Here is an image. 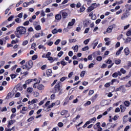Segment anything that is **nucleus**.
Wrapping results in <instances>:
<instances>
[{"instance_id":"obj_10","label":"nucleus","mask_w":131,"mask_h":131,"mask_svg":"<svg viewBox=\"0 0 131 131\" xmlns=\"http://www.w3.org/2000/svg\"><path fill=\"white\" fill-rule=\"evenodd\" d=\"M21 68H23V69L24 70H29V69H30V68H29V66L26 64V65H24L21 67Z\"/></svg>"},{"instance_id":"obj_20","label":"nucleus","mask_w":131,"mask_h":131,"mask_svg":"<svg viewBox=\"0 0 131 131\" xmlns=\"http://www.w3.org/2000/svg\"><path fill=\"white\" fill-rule=\"evenodd\" d=\"M34 106H35V104L31 103L29 105L28 108L29 110H31V109H33L34 108Z\"/></svg>"},{"instance_id":"obj_6","label":"nucleus","mask_w":131,"mask_h":131,"mask_svg":"<svg viewBox=\"0 0 131 131\" xmlns=\"http://www.w3.org/2000/svg\"><path fill=\"white\" fill-rule=\"evenodd\" d=\"M59 14H61L63 19H66V18H67L68 16V13H67L66 12H64V11H61L59 12Z\"/></svg>"},{"instance_id":"obj_51","label":"nucleus","mask_w":131,"mask_h":131,"mask_svg":"<svg viewBox=\"0 0 131 131\" xmlns=\"http://www.w3.org/2000/svg\"><path fill=\"white\" fill-rule=\"evenodd\" d=\"M126 35L127 36H130L131 35V30H129L126 32Z\"/></svg>"},{"instance_id":"obj_43","label":"nucleus","mask_w":131,"mask_h":131,"mask_svg":"<svg viewBox=\"0 0 131 131\" xmlns=\"http://www.w3.org/2000/svg\"><path fill=\"white\" fill-rule=\"evenodd\" d=\"M125 106L128 107L129 106V101H125L124 103Z\"/></svg>"},{"instance_id":"obj_21","label":"nucleus","mask_w":131,"mask_h":131,"mask_svg":"<svg viewBox=\"0 0 131 131\" xmlns=\"http://www.w3.org/2000/svg\"><path fill=\"white\" fill-rule=\"evenodd\" d=\"M39 36H40V33H37L33 35V38H38L39 37Z\"/></svg>"},{"instance_id":"obj_25","label":"nucleus","mask_w":131,"mask_h":131,"mask_svg":"<svg viewBox=\"0 0 131 131\" xmlns=\"http://www.w3.org/2000/svg\"><path fill=\"white\" fill-rule=\"evenodd\" d=\"M115 64H116V65H119V64L121 63V60L120 59L116 60L115 61Z\"/></svg>"},{"instance_id":"obj_45","label":"nucleus","mask_w":131,"mask_h":131,"mask_svg":"<svg viewBox=\"0 0 131 131\" xmlns=\"http://www.w3.org/2000/svg\"><path fill=\"white\" fill-rule=\"evenodd\" d=\"M50 103H51L50 101H48L46 104L44 105V108H46V107H48V106H49V105H50Z\"/></svg>"},{"instance_id":"obj_56","label":"nucleus","mask_w":131,"mask_h":131,"mask_svg":"<svg viewBox=\"0 0 131 131\" xmlns=\"http://www.w3.org/2000/svg\"><path fill=\"white\" fill-rule=\"evenodd\" d=\"M36 59H37V55H35L32 57V60L33 61H34V60H36Z\"/></svg>"},{"instance_id":"obj_50","label":"nucleus","mask_w":131,"mask_h":131,"mask_svg":"<svg viewBox=\"0 0 131 131\" xmlns=\"http://www.w3.org/2000/svg\"><path fill=\"white\" fill-rule=\"evenodd\" d=\"M95 93V91L94 90H90L89 92V96H92Z\"/></svg>"},{"instance_id":"obj_60","label":"nucleus","mask_w":131,"mask_h":131,"mask_svg":"<svg viewBox=\"0 0 131 131\" xmlns=\"http://www.w3.org/2000/svg\"><path fill=\"white\" fill-rule=\"evenodd\" d=\"M113 77L116 78L117 77V76H118V75L117 74V72H115L114 73L113 75H112Z\"/></svg>"},{"instance_id":"obj_2","label":"nucleus","mask_w":131,"mask_h":131,"mask_svg":"<svg viewBox=\"0 0 131 131\" xmlns=\"http://www.w3.org/2000/svg\"><path fill=\"white\" fill-rule=\"evenodd\" d=\"M61 88H62V83L61 82H57L53 90V92L56 94V93L60 92Z\"/></svg>"},{"instance_id":"obj_32","label":"nucleus","mask_w":131,"mask_h":131,"mask_svg":"<svg viewBox=\"0 0 131 131\" xmlns=\"http://www.w3.org/2000/svg\"><path fill=\"white\" fill-rule=\"evenodd\" d=\"M120 72L121 73H122V74H125V73H126V71H125L124 69L121 68L120 69Z\"/></svg>"},{"instance_id":"obj_1","label":"nucleus","mask_w":131,"mask_h":131,"mask_svg":"<svg viewBox=\"0 0 131 131\" xmlns=\"http://www.w3.org/2000/svg\"><path fill=\"white\" fill-rule=\"evenodd\" d=\"M26 28L23 26H20L16 28V31L15 32V34L18 38H20V35H24L26 33Z\"/></svg>"},{"instance_id":"obj_30","label":"nucleus","mask_w":131,"mask_h":131,"mask_svg":"<svg viewBox=\"0 0 131 131\" xmlns=\"http://www.w3.org/2000/svg\"><path fill=\"white\" fill-rule=\"evenodd\" d=\"M75 53H77L78 52V46L76 45L74 48Z\"/></svg>"},{"instance_id":"obj_39","label":"nucleus","mask_w":131,"mask_h":131,"mask_svg":"<svg viewBox=\"0 0 131 131\" xmlns=\"http://www.w3.org/2000/svg\"><path fill=\"white\" fill-rule=\"evenodd\" d=\"M90 40H91V39H87L83 41V43H84V45H88V43L90 42Z\"/></svg>"},{"instance_id":"obj_34","label":"nucleus","mask_w":131,"mask_h":131,"mask_svg":"<svg viewBox=\"0 0 131 131\" xmlns=\"http://www.w3.org/2000/svg\"><path fill=\"white\" fill-rule=\"evenodd\" d=\"M30 82H32V79H28L25 81L26 84H29Z\"/></svg>"},{"instance_id":"obj_28","label":"nucleus","mask_w":131,"mask_h":131,"mask_svg":"<svg viewBox=\"0 0 131 131\" xmlns=\"http://www.w3.org/2000/svg\"><path fill=\"white\" fill-rule=\"evenodd\" d=\"M51 74H52V70L51 69H49L47 71V75H48V76L51 75Z\"/></svg>"},{"instance_id":"obj_11","label":"nucleus","mask_w":131,"mask_h":131,"mask_svg":"<svg viewBox=\"0 0 131 131\" xmlns=\"http://www.w3.org/2000/svg\"><path fill=\"white\" fill-rule=\"evenodd\" d=\"M91 6H92V8L95 9H96V8H98V7H100V4L93 3L91 4Z\"/></svg>"},{"instance_id":"obj_26","label":"nucleus","mask_w":131,"mask_h":131,"mask_svg":"<svg viewBox=\"0 0 131 131\" xmlns=\"http://www.w3.org/2000/svg\"><path fill=\"white\" fill-rule=\"evenodd\" d=\"M131 41V38L130 37H127L126 39V40H125L124 43H128Z\"/></svg>"},{"instance_id":"obj_61","label":"nucleus","mask_w":131,"mask_h":131,"mask_svg":"<svg viewBox=\"0 0 131 131\" xmlns=\"http://www.w3.org/2000/svg\"><path fill=\"white\" fill-rule=\"evenodd\" d=\"M14 18V16H11L8 18V21H12Z\"/></svg>"},{"instance_id":"obj_8","label":"nucleus","mask_w":131,"mask_h":131,"mask_svg":"<svg viewBox=\"0 0 131 131\" xmlns=\"http://www.w3.org/2000/svg\"><path fill=\"white\" fill-rule=\"evenodd\" d=\"M37 88L38 90H39V91H42V90H43V89H45V86H43V85H42V84H39L38 85V86H37Z\"/></svg>"},{"instance_id":"obj_36","label":"nucleus","mask_w":131,"mask_h":131,"mask_svg":"<svg viewBox=\"0 0 131 131\" xmlns=\"http://www.w3.org/2000/svg\"><path fill=\"white\" fill-rule=\"evenodd\" d=\"M38 102V100L37 99H34L31 101V104H34V103H37Z\"/></svg>"},{"instance_id":"obj_58","label":"nucleus","mask_w":131,"mask_h":131,"mask_svg":"<svg viewBox=\"0 0 131 131\" xmlns=\"http://www.w3.org/2000/svg\"><path fill=\"white\" fill-rule=\"evenodd\" d=\"M29 25V21L28 20H27L23 24V25H24V26H27V25Z\"/></svg>"},{"instance_id":"obj_57","label":"nucleus","mask_w":131,"mask_h":131,"mask_svg":"<svg viewBox=\"0 0 131 131\" xmlns=\"http://www.w3.org/2000/svg\"><path fill=\"white\" fill-rule=\"evenodd\" d=\"M63 125H64V124H63L62 122H59L58 123V126H59V127H62Z\"/></svg>"},{"instance_id":"obj_12","label":"nucleus","mask_w":131,"mask_h":131,"mask_svg":"<svg viewBox=\"0 0 131 131\" xmlns=\"http://www.w3.org/2000/svg\"><path fill=\"white\" fill-rule=\"evenodd\" d=\"M74 23H75V19H72V21L69 23L68 26H73Z\"/></svg>"},{"instance_id":"obj_37","label":"nucleus","mask_w":131,"mask_h":131,"mask_svg":"<svg viewBox=\"0 0 131 131\" xmlns=\"http://www.w3.org/2000/svg\"><path fill=\"white\" fill-rule=\"evenodd\" d=\"M55 105H56V104H55V102L52 103L51 105H50L48 106V109L53 108L54 107V106H55Z\"/></svg>"},{"instance_id":"obj_47","label":"nucleus","mask_w":131,"mask_h":131,"mask_svg":"<svg viewBox=\"0 0 131 131\" xmlns=\"http://www.w3.org/2000/svg\"><path fill=\"white\" fill-rule=\"evenodd\" d=\"M85 74V71H82L80 74L81 77H83Z\"/></svg>"},{"instance_id":"obj_46","label":"nucleus","mask_w":131,"mask_h":131,"mask_svg":"<svg viewBox=\"0 0 131 131\" xmlns=\"http://www.w3.org/2000/svg\"><path fill=\"white\" fill-rule=\"evenodd\" d=\"M126 88H129L131 86V81H129L127 84L125 85Z\"/></svg>"},{"instance_id":"obj_23","label":"nucleus","mask_w":131,"mask_h":131,"mask_svg":"<svg viewBox=\"0 0 131 131\" xmlns=\"http://www.w3.org/2000/svg\"><path fill=\"white\" fill-rule=\"evenodd\" d=\"M89 24L90 21H89V20H85L83 22L84 27H86L87 26H88Z\"/></svg>"},{"instance_id":"obj_38","label":"nucleus","mask_w":131,"mask_h":131,"mask_svg":"<svg viewBox=\"0 0 131 131\" xmlns=\"http://www.w3.org/2000/svg\"><path fill=\"white\" fill-rule=\"evenodd\" d=\"M60 41H61V39H58L56 40V41L54 42V45H55L56 46H57V45H59V43H60Z\"/></svg>"},{"instance_id":"obj_64","label":"nucleus","mask_w":131,"mask_h":131,"mask_svg":"<svg viewBox=\"0 0 131 131\" xmlns=\"http://www.w3.org/2000/svg\"><path fill=\"white\" fill-rule=\"evenodd\" d=\"M127 66L129 68L131 67V61H127Z\"/></svg>"},{"instance_id":"obj_14","label":"nucleus","mask_w":131,"mask_h":131,"mask_svg":"<svg viewBox=\"0 0 131 131\" xmlns=\"http://www.w3.org/2000/svg\"><path fill=\"white\" fill-rule=\"evenodd\" d=\"M127 117H128V115H125L123 117V123H126L127 122V119H126Z\"/></svg>"},{"instance_id":"obj_48","label":"nucleus","mask_w":131,"mask_h":131,"mask_svg":"<svg viewBox=\"0 0 131 131\" xmlns=\"http://www.w3.org/2000/svg\"><path fill=\"white\" fill-rule=\"evenodd\" d=\"M89 120L90 121V122L92 123V122H95L96 119L95 117H94V118H92L91 119H90Z\"/></svg>"},{"instance_id":"obj_7","label":"nucleus","mask_w":131,"mask_h":131,"mask_svg":"<svg viewBox=\"0 0 131 131\" xmlns=\"http://www.w3.org/2000/svg\"><path fill=\"white\" fill-rule=\"evenodd\" d=\"M124 52L125 53V55H126V56H128V55H129V49L128 48H126L124 50Z\"/></svg>"},{"instance_id":"obj_41","label":"nucleus","mask_w":131,"mask_h":131,"mask_svg":"<svg viewBox=\"0 0 131 131\" xmlns=\"http://www.w3.org/2000/svg\"><path fill=\"white\" fill-rule=\"evenodd\" d=\"M28 6H29V5L28 4V3H27V2H25L23 4V7H24V8H27V7Z\"/></svg>"},{"instance_id":"obj_42","label":"nucleus","mask_w":131,"mask_h":131,"mask_svg":"<svg viewBox=\"0 0 131 131\" xmlns=\"http://www.w3.org/2000/svg\"><path fill=\"white\" fill-rule=\"evenodd\" d=\"M89 49V46H85L84 48H82V51H88Z\"/></svg>"},{"instance_id":"obj_52","label":"nucleus","mask_w":131,"mask_h":131,"mask_svg":"<svg viewBox=\"0 0 131 131\" xmlns=\"http://www.w3.org/2000/svg\"><path fill=\"white\" fill-rule=\"evenodd\" d=\"M64 54V52L63 51H60L58 54L57 56H58L59 57H62V55Z\"/></svg>"},{"instance_id":"obj_19","label":"nucleus","mask_w":131,"mask_h":131,"mask_svg":"<svg viewBox=\"0 0 131 131\" xmlns=\"http://www.w3.org/2000/svg\"><path fill=\"white\" fill-rule=\"evenodd\" d=\"M12 124H14V121H13V120H10L8 123L7 127L8 128L11 127V125H12Z\"/></svg>"},{"instance_id":"obj_13","label":"nucleus","mask_w":131,"mask_h":131,"mask_svg":"<svg viewBox=\"0 0 131 131\" xmlns=\"http://www.w3.org/2000/svg\"><path fill=\"white\" fill-rule=\"evenodd\" d=\"M120 108L121 109V112L123 113L124 111H125V110L126 109V107L122 105H120Z\"/></svg>"},{"instance_id":"obj_9","label":"nucleus","mask_w":131,"mask_h":131,"mask_svg":"<svg viewBox=\"0 0 131 131\" xmlns=\"http://www.w3.org/2000/svg\"><path fill=\"white\" fill-rule=\"evenodd\" d=\"M113 29V26H109L108 28L106 30V32L108 33H110L112 32V30Z\"/></svg>"},{"instance_id":"obj_49","label":"nucleus","mask_w":131,"mask_h":131,"mask_svg":"<svg viewBox=\"0 0 131 131\" xmlns=\"http://www.w3.org/2000/svg\"><path fill=\"white\" fill-rule=\"evenodd\" d=\"M91 102L90 101H87L85 104H84V106L86 107V106H89V105H91Z\"/></svg>"},{"instance_id":"obj_55","label":"nucleus","mask_w":131,"mask_h":131,"mask_svg":"<svg viewBox=\"0 0 131 131\" xmlns=\"http://www.w3.org/2000/svg\"><path fill=\"white\" fill-rule=\"evenodd\" d=\"M28 43V40H26L23 42V46H26Z\"/></svg>"},{"instance_id":"obj_16","label":"nucleus","mask_w":131,"mask_h":131,"mask_svg":"<svg viewBox=\"0 0 131 131\" xmlns=\"http://www.w3.org/2000/svg\"><path fill=\"white\" fill-rule=\"evenodd\" d=\"M12 97H13V94H12V93L11 92H9L8 94V95H7L6 98V100H9V99H10V98H12Z\"/></svg>"},{"instance_id":"obj_15","label":"nucleus","mask_w":131,"mask_h":131,"mask_svg":"<svg viewBox=\"0 0 131 131\" xmlns=\"http://www.w3.org/2000/svg\"><path fill=\"white\" fill-rule=\"evenodd\" d=\"M97 98H98V94H96L95 96H92L91 99L92 102H95Z\"/></svg>"},{"instance_id":"obj_17","label":"nucleus","mask_w":131,"mask_h":131,"mask_svg":"<svg viewBox=\"0 0 131 131\" xmlns=\"http://www.w3.org/2000/svg\"><path fill=\"white\" fill-rule=\"evenodd\" d=\"M28 66H29V68H31V67H32V65H33V62L32 61V60H29L28 63Z\"/></svg>"},{"instance_id":"obj_5","label":"nucleus","mask_w":131,"mask_h":131,"mask_svg":"<svg viewBox=\"0 0 131 131\" xmlns=\"http://www.w3.org/2000/svg\"><path fill=\"white\" fill-rule=\"evenodd\" d=\"M55 22H58V21H60V20H61V19L62 18V16L61 15V14H58L55 15Z\"/></svg>"},{"instance_id":"obj_31","label":"nucleus","mask_w":131,"mask_h":131,"mask_svg":"<svg viewBox=\"0 0 131 131\" xmlns=\"http://www.w3.org/2000/svg\"><path fill=\"white\" fill-rule=\"evenodd\" d=\"M93 10L94 9L92 5L88 8V12H92V11H93Z\"/></svg>"},{"instance_id":"obj_4","label":"nucleus","mask_w":131,"mask_h":131,"mask_svg":"<svg viewBox=\"0 0 131 131\" xmlns=\"http://www.w3.org/2000/svg\"><path fill=\"white\" fill-rule=\"evenodd\" d=\"M125 88H124V85H120L119 88H117L115 90V92H122V93H125L126 92Z\"/></svg>"},{"instance_id":"obj_24","label":"nucleus","mask_w":131,"mask_h":131,"mask_svg":"<svg viewBox=\"0 0 131 131\" xmlns=\"http://www.w3.org/2000/svg\"><path fill=\"white\" fill-rule=\"evenodd\" d=\"M69 41L70 43H72V42H76V39H69Z\"/></svg>"},{"instance_id":"obj_35","label":"nucleus","mask_w":131,"mask_h":131,"mask_svg":"<svg viewBox=\"0 0 131 131\" xmlns=\"http://www.w3.org/2000/svg\"><path fill=\"white\" fill-rule=\"evenodd\" d=\"M67 63H68V62H65L64 61V59H63V60L60 61V64H61V65H63V66H65V65H67Z\"/></svg>"},{"instance_id":"obj_53","label":"nucleus","mask_w":131,"mask_h":131,"mask_svg":"<svg viewBox=\"0 0 131 131\" xmlns=\"http://www.w3.org/2000/svg\"><path fill=\"white\" fill-rule=\"evenodd\" d=\"M52 33L53 34H56V33H58V30H57L56 29H54L52 31Z\"/></svg>"},{"instance_id":"obj_18","label":"nucleus","mask_w":131,"mask_h":131,"mask_svg":"<svg viewBox=\"0 0 131 131\" xmlns=\"http://www.w3.org/2000/svg\"><path fill=\"white\" fill-rule=\"evenodd\" d=\"M125 7H127L126 12H128V13H129V11L131 10V5H128V4H126L125 5Z\"/></svg>"},{"instance_id":"obj_27","label":"nucleus","mask_w":131,"mask_h":131,"mask_svg":"<svg viewBox=\"0 0 131 131\" xmlns=\"http://www.w3.org/2000/svg\"><path fill=\"white\" fill-rule=\"evenodd\" d=\"M35 28L36 30L39 31L41 29V27L39 25H38L37 26L35 27Z\"/></svg>"},{"instance_id":"obj_22","label":"nucleus","mask_w":131,"mask_h":131,"mask_svg":"<svg viewBox=\"0 0 131 131\" xmlns=\"http://www.w3.org/2000/svg\"><path fill=\"white\" fill-rule=\"evenodd\" d=\"M67 113H68V111L67 110H63L60 112L61 115H65Z\"/></svg>"},{"instance_id":"obj_3","label":"nucleus","mask_w":131,"mask_h":131,"mask_svg":"<svg viewBox=\"0 0 131 131\" xmlns=\"http://www.w3.org/2000/svg\"><path fill=\"white\" fill-rule=\"evenodd\" d=\"M130 15V13L128 12H126L122 14L121 19V20H125L126 18H128V16Z\"/></svg>"},{"instance_id":"obj_44","label":"nucleus","mask_w":131,"mask_h":131,"mask_svg":"<svg viewBox=\"0 0 131 131\" xmlns=\"http://www.w3.org/2000/svg\"><path fill=\"white\" fill-rule=\"evenodd\" d=\"M51 55H52V53L51 52H48L46 54L45 58H50V57H51Z\"/></svg>"},{"instance_id":"obj_29","label":"nucleus","mask_w":131,"mask_h":131,"mask_svg":"<svg viewBox=\"0 0 131 131\" xmlns=\"http://www.w3.org/2000/svg\"><path fill=\"white\" fill-rule=\"evenodd\" d=\"M35 117L34 116H32L30 118H29L27 120L28 122H30L31 121H32L33 120H34Z\"/></svg>"},{"instance_id":"obj_54","label":"nucleus","mask_w":131,"mask_h":131,"mask_svg":"<svg viewBox=\"0 0 131 131\" xmlns=\"http://www.w3.org/2000/svg\"><path fill=\"white\" fill-rule=\"evenodd\" d=\"M66 79H67V77H62L60 78V80L62 82L64 81V80H66Z\"/></svg>"},{"instance_id":"obj_62","label":"nucleus","mask_w":131,"mask_h":131,"mask_svg":"<svg viewBox=\"0 0 131 131\" xmlns=\"http://www.w3.org/2000/svg\"><path fill=\"white\" fill-rule=\"evenodd\" d=\"M102 56H98L96 58V60L97 61H102Z\"/></svg>"},{"instance_id":"obj_63","label":"nucleus","mask_w":131,"mask_h":131,"mask_svg":"<svg viewBox=\"0 0 131 131\" xmlns=\"http://www.w3.org/2000/svg\"><path fill=\"white\" fill-rule=\"evenodd\" d=\"M69 56L70 57H72V56H73V52L72 51H69Z\"/></svg>"},{"instance_id":"obj_59","label":"nucleus","mask_w":131,"mask_h":131,"mask_svg":"<svg viewBox=\"0 0 131 131\" xmlns=\"http://www.w3.org/2000/svg\"><path fill=\"white\" fill-rule=\"evenodd\" d=\"M34 96L35 97H38V96H39V93L38 92H35L34 93Z\"/></svg>"},{"instance_id":"obj_40","label":"nucleus","mask_w":131,"mask_h":131,"mask_svg":"<svg viewBox=\"0 0 131 131\" xmlns=\"http://www.w3.org/2000/svg\"><path fill=\"white\" fill-rule=\"evenodd\" d=\"M98 43H99V41H98V40H95L94 41V46L95 47H97V46H98Z\"/></svg>"},{"instance_id":"obj_33","label":"nucleus","mask_w":131,"mask_h":131,"mask_svg":"<svg viewBox=\"0 0 131 131\" xmlns=\"http://www.w3.org/2000/svg\"><path fill=\"white\" fill-rule=\"evenodd\" d=\"M27 91L28 93H32V92L33 91V89H32L31 88H28L27 89Z\"/></svg>"}]
</instances>
